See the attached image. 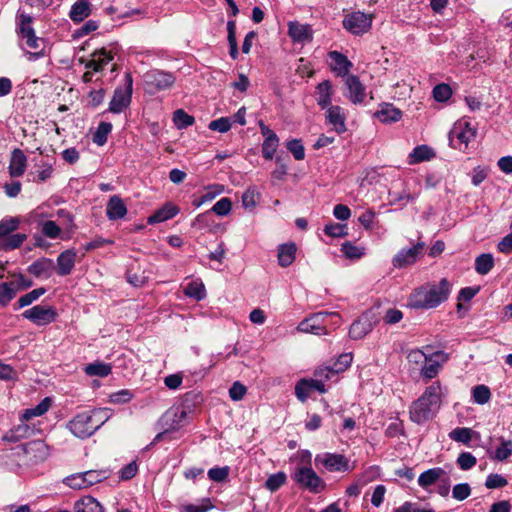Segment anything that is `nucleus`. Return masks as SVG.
<instances>
[{"instance_id": "f8f14e48", "label": "nucleus", "mask_w": 512, "mask_h": 512, "mask_svg": "<svg viewBox=\"0 0 512 512\" xmlns=\"http://www.w3.org/2000/svg\"><path fill=\"white\" fill-rule=\"evenodd\" d=\"M424 246L423 242H418L409 249L400 250L393 258L392 263L394 267L402 268L414 264L423 254Z\"/></svg>"}, {"instance_id": "dca6fc26", "label": "nucleus", "mask_w": 512, "mask_h": 512, "mask_svg": "<svg viewBox=\"0 0 512 512\" xmlns=\"http://www.w3.org/2000/svg\"><path fill=\"white\" fill-rule=\"evenodd\" d=\"M92 59L85 62V68L100 72L114 59V49L101 48L92 53Z\"/></svg>"}, {"instance_id": "6e6d98bb", "label": "nucleus", "mask_w": 512, "mask_h": 512, "mask_svg": "<svg viewBox=\"0 0 512 512\" xmlns=\"http://www.w3.org/2000/svg\"><path fill=\"white\" fill-rule=\"evenodd\" d=\"M63 482L65 485L75 490L88 488L84 479L83 472L69 475L64 479Z\"/></svg>"}, {"instance_id": "72a5a7b5", "label": "nucleus", "mask_w": 512, "mask_h": 512, "mask_svg": "<svg viewBox=\"0 0 512 512\" xmlns=\"http://www.w3.org/2000/svg\"><path fill=\"white\" fill-rule=\"evenodd\" d=\"M75 512H104L103 506L92 496H84L74 504Z\"/></svg>"}, {"instance_id": "7ed1b4c3", "label": "nucleus", "mask_w": 512, "mask_h": 512, "mask_svg": "<svg viewBox=\"0 0 512 512\" xmlns=\"http://www.w3.org/2000/svg\"><path fill=\"white\" fill-rule=\"evenodd\" d=\"M110 415L107 409H98L77 414L68 423L69 430L78 438L90 437L108 419Z\"/></svg>"}, {"instance_id": "4468645a", "label": "nucleus", "mask_w": 512, "mask_h": 512, "mask_svg": "<svg viewBox=\"0 0 512 512\" xmlns=\"http://www.w3.org/2000/svg\"><path fill=\"white\" fill-rule=\"evenodd\" d=\"M344 95L354 104H360L365 99V87L355 75H348L345 79Z\"/></svg>"}, {"instance_id": "5701e85b", "label": "nucleus", "mask_w": 512, "mask_h": 512, "mask_svg": "<svg viewBox=\"0 0 512 512\" xmlns=\"http://www.w3.org/2000/svg\"><path fill=\"white\" fill-rule=\"evenodd\" d=\"M76 257L74 250L68 249L62 252L57 258V273L60 276L69 275L74 268Z\"/></svg>"}, {"instance_id": "1a4fd4ad", "label": "nucleus", "mask_w": 512, "mask_h": 512, "mask_svg": "<svg viewBox=\"0 0 512 512\" xmlns=\"http://www.w3.org/2000/svg\"><path fill=\"white\" fill-rule=\"evenodd\" d=\"M376 323L377 319L372 312L363 313L351 324L349 330L350 338L353 340L362 339L373 330Z\"/></svg>"}, {"instance_id": "a211bd4d", "label": "nucleus", "mask_w": 512, "mask_h": 512, "mask_svg": "<svg viewBox=\"0 0 512 512\" xmlns=\"http://www.w3.org/2000/svg\"><path fill=\"white\" fill-rule=\"evenodd\" d=\"M288 34L293 41L298 43L310 42L313 31L310 25L293 21L288 24Z\"/></svg>"}, {"instance_id": "0e129e2a", "label": "nucleus", "mask_w": 512, "mask_h": 512, "mask_svg": "<svg viewBox=\"0 0 512 512\" xmlns=\"http://www.w3.org/2000/svg\"><path fill=\"white\" fill-rule=\"evenodd\" d=\"M229 471L228 466L211 468L208 471V477L214 482H223L228 478Z\"/></svg>"}, {"instance_id": "423d86ee", "label": "nucleus", "mask_w": 512, "mask_h": 512, "mask_svg": "<svg viewBox=\"0 0 512 512\" xmlns=\"http://www.w3.org/2000/svg\"><path fill=\"white\" fill-rule=\"evenodd\" d=\"M146 90L150 94L170 88L174 82L175 77L172 73L161 70H150L143 76Z\"/></svg>"}, {"instance_id": "f3484780", "label": "nucleus", "mask_w": 512, "mask_h": 512, "mask_svg": "<svg viewBox=\"0 0 512 512\" xmlns=\"http://www.w3.org/2000/svg\"><path fill=\"white\" fill-rule=\"evenodd\" d=\"M185 417H186L185 411H181L180 413L166 412L163 415V417L161 418L160 422L162 423V426H166L167 428L155 436L152 444H155V443H158L159 441H161L163 439L164 435L169 430H176V429L180 428L182 426V421L185 419Z\"/></svg>"}, {"instance_id": "c756f323", "label": "nucleus", "mask_w": 512, "mask_h": 512, "mask_svg": "<svg viewBox=\"0 0 512 512\" xmlns=\"http://www.w3.org/2000/svg\"><path fill=\"white\" fill-rule=\"evenodd\" d=\"M332 85L329 80H324L316 87V101L322 108L326 109L331 105Z\"/></svg>"}, {"instance_id": "69168bd1", "label": "nucleus", "mask_w": 512, "mask_h": 512, "mask_svg": "<svg viewBox=\"0 0 512 512\" xmlns=\"http://www.w3.org/2000/svg\"><path fill=\"white\" fill-rule=\"evenodd\" d=\"M209 129L212 131H218L220 133H225L231 128V120L228 117H221L219 119L213 120L208 125Z\"/></svg>"}, {"instance_id": "49530a36", "label": "nucleus", "mask_w": 512, "mask_h": 512, "mask_svg": "<svg viewBox=\"0 0 512 512\" xmlns=\"http://www.w3.org/2000/svg\"><path fill=\"white\" fill-rule=\"evenodd\" d=\"M26 238L27 236L22 233L8 235L4 237L3 243L1 244V248L6 251L17 249L23 244Z\"/></svg>"}, {"instance_id": "473e14b6", "label": "nucleus", "mask_w": 512, "mask_h": 512, "mask_svg": "<svg viewBox=\"0 0 512 512\" xmlns=\"http://www.w3.org/2000/svg\"><path fill=\"white\" fill-rule=\"evenodd\" d=\"M91 14V4L88 0H77L71 7L69 16L74 22H81Z\"/></svg>"}, {"instance_id": "6ab92c4d", "label": "nucleus", "mask_w": 512, "mask_h": 512, "mask_svg": "<svg viewBox=\"0 0 512 512\" xmlns=\"http://www.w3.org/2000/svg\"><path fill=\"white\" fill-rule=\"evenodd\" d=\"M326 119L328 124L332 125L333 129L338 134H342L346 131V116L343 109L340 106L332 105L327 107Z\"/></svg>"}, {"instance_id": "0eeeda50", "label": "nucleus", "mask_w": 512, "mask_h": 512, "mask_svg": "<svg viewBox=\"0 0 512 512\" xmlns=\"http://www.w3.org/2000/svg\"><path fill=\"white\" fill-rule=\"evenodd\" d=\"M373 14L361 11L347 14L343 20L344 28L354 35H362L368 32L372 26Z\"/></svg>"}, {"instance_id": "58836bf2", "label": "nucleus", "mask_w": 512, "mask_h": 512, "mask_svg": "<svg viewBox=\"0 0 512 512\" xmlns=\"http://www.w3.org/2000/svg\"><path fill=\"white\" fill-rule=\"evenodd\" d=\"M494 266V259L491 254H481L475 260V270L480 275L488 274Z\"/></svg>"}, {"instance_id": "cd10ccee", "label": "nucleus", "mask_w": 512, "mask_h": 512, "mask_svg": "<svg viewBox=\"0 0 512 512\" xmlns=\"http://www.w3.org/2000/svg\"><path fill=\"white\" fill-rule=\"evenodd\" d=\"M26 46L29 49L28 55L29 60H36L45 55V41L44 39L37 37L36 34L24 38Z\"/></svg>"}, {"instance_id": "774afa93", "label": "nucleus", "mask_w": 512, "mask_h": 512, "mask_svg": "<svg viewBox=\"0 0 512 512\" xmlns=\"http://www.w3.org/2000/svg\"><path fill=\"white\" fill-rule=\"evenodd\" d=\"M507 484V479L500 474H489L485 482V486L488 489L502 488L505 487Z\"/></svg>"}, {"instance_id": "864d4df0", "label": "nucleus", "mask_w": 512, "mask_h": 512, "mask_svg": "<svg viewBox=\"0 0 512 512\" xmlns=\"http://www.w3.org/2000/svg\"><path fill=\"white\" fill-rule=\"evenodd\" d=\"M449 437L456 442L469 444L472 440V430L466 427H458L449 433Z\"/></svg>"}, {"instance_id": "f704fd0d", "label": "nucleus", "mask_w": 512, "mask_h": 512, "mask_svg": "<svg viewBox=\"0 0 512 512\" xmlns=\"http://www.w3.org/2000/svg\"><path fill=\"white\" fill-rule=\"evenodd\" d=\"M445 474V471L440 467L428 469L420 474L418 478V484L422 488H427L436 483V481L441 479Z\"/></svg>"}, {"instance_id": "c03bdc74", "label": "nucleus", "mask_w": 512, "mask_h": 512, "mask_svg": "<svg viewBox=\"0 0 512 512\" xmlns=\"http://www.w3.org/2000/svg\"><path fill=\"white\" fill-rule=\"evenodd\" d=\"M85 373L89 376L105 377L111 373V365L95 362L85 367Z\"/></svg>"}, {"instance_id": "6e6552de", "label": "nucleus", "mask_w": 512, "mask_h": 512, "mask_svg": "<svg viewBox=\"0 0 512 512\" xmlns=\"http://www.w3.org/2000/svg\"><path fill=\"white\" fill-rule=\"evenodd\" d=\"M22 316L38 326H44L54 322L58 314L56 309L51 306L36 305L25 310Z\"/></svg>"}, {"instance_id": "e2e57ef3", "label": "nucleus", "mask_w": 512, "mask_h": 512, "mask_svg": "<svg viewBox=\"0 0 512 512\" xmlns=\"http://www.w3.org/2000/svg\"><path fill=\"white\" fill-rule=\"evenodd\" d=\"M231 207V200L227 197H224L217 201L210 211L219 216H225L231 211Z\"/></svg>"}, {"instance_id": "3c124183", "label": "nucleus", "mask_w": 512, "mask_h": 512, "mask_svg": "<svg viewBox=\"0 0 512 512\" xmlns=\"http://www.w3.org/2000/svg\"><path fill=\"white\" fill-rule=\"evenodd\" d=\"M472 397L475 403L486 404L491 397L490 389L486 385H477L472 390Z\"/></svg>"}, {"instance_id": "bb28decb", "label": "nucleus", "mask_w": 512, "mask_h": 512, "mask_svg": "<svg viewBox=\"0 0 512 512\" xmlns=\"http://www.w3.org/2000/svg\"><path fill=\"white\" fill-rule=\"evenodd\" d=\"M296 252H297V246L293 242L284 243V244L279 245L278 246V255H277L278 264L281 267L290 266L295 260Z\"/></svg>"}, {"instance_id": "aec40b11", "label": "nucleus", "mask_w": 512, "mask_h": 512, "mask_svg": "<svg viewBox=\"0 0 512 512\" xmlns=\"http://www.w3.org/2000/svg\"><path fill=\"white\" fill-rule=\"evenodd\" d=\"M23 451L33 462L43 461L48 455V447L42 440L24 444Z\"/></svg>"}, {"instance_id": "052dcab7", "label": "nucleus", "mask_w": 512, "mask_h": 512, "mask_svg": "<svg viewBox=\"0 0 512 512\" xmlns=\"http://www.w3.org/2000/svg\"><path fill=\"white\" fill-rule=\"evenodd\" d=\"M287 149L292 153L296 160H303L305 157L304 146L299 139H292L286 144Z\"/></svg>"}, {"instance_id": "c9c22d12", "label": "nucleus", "mask_w": 512, "mask_h": 512, "mask_svg": "<svg viewBox=\"0 0 512 512\" xmlns=\"http://www.w3.org/2000/svg\"><path fill=\"white\" fill-rule=\"evenodd\" d=\"M434 151L427 145H420L413 149L409 155V163L415 164L430 160L434 157Z\"/></svg>"}, {"instance_id": "603ef678", "label": "nucleus", "mask_w": 512, "mask_h": 512, "mask_svg": "<svg viewBox=\"0 0 512 512\" xmlns=\"http://www.w3.org/2000/svg\"><path fill=\"white\" fill-rule=\"evenodd\" d=\"M44 288H37L32 290L31 292L21 296L17 301V307L15 309H20L22 307L28 306L36 301L40 296L45 293Z\"/></svg>"}, {"instance_id": "4be33fe9", "label": "nucleus", "mask_w": 512, "mask_h": 512, "mask_svg": "<svg viewBox=\"0 0 512 512\" xmlns=\"http://www.w3.org/2000/svg\"><path fill=\"white\" fill-rule=\"evenodd\" d=\"M27 166V157L24 152L16 148L11 153L9 163V174L11 177H20L24 174Z\"/></svg>"}, {"instance_id": "13d9d810", "label": "nucleus", "mask_w": 512, "mask_h": 512, "mask_svg": "<svg viewBox=\"0 0 512 512\" xmlns=\"http://www.w3.org/2000/svg\"><path fill=\"white\" fill-rule=\"evenodd\" d=\"M286 481V475L283 472H278L276 474H272L268 477L265 482V487L271 492H275L282 485H284Z\"/></svg>"}, {"instance_id": "39448f33", "label": "nucleus", "mask_w": 512, "mask_h": 512, "mask_svg": "<svg viewBox=\"0 0 512 512\" xmlns=\"http://www.w3.org/2000/svg\"><path fill=\"white\" fill-rule=\"evenodd\" d=\"M293 479L300 486L313 493H319L325 488V482L311 467H298L294 472Z\"/></svg>"}, {"instance_id": "338daca9", "label": "nucleus", "mask_w": 512, "mask_h": 512, "mask_svg": "<svg viewBox=\"0 0 512 512\" xmlns=\"http://www.w3.org/2000/svg\"><path fill=\"white\" fill-rule=\"evenodd\" d=\"M471 494V488L468 483H460L453 487L452 497L458 501L467 499Z\"/></svg>"}, {"instance_id": "a878e982", "label": "nucleus", "mask_w": 512, "mask_h": 512, "mask_svg": "<svg viewBox=\"0 0 512 512\" xmlns=\"http://www.w3.org/2000/svg\"><path fill=\"white\" fill-rule=\"evenodd\" d=\"M179 213V208L168 202L164 204L160 209H158L153 215L148 217V224H156L160 222H164L175 217Z\"/></svg>"}, {"instance_id": "37998d69", "label": "nucleus", "mask_w": 512, "mask_h": 512, "mask_svg": "<svg viewBox=\"0 0 512 512\" xmlns=\"http://www.w3.org/2000/svg\"><path fill=\"white\" fill-rule=\"evenodd\" d=\"M20 218L5 217L0 221V238H4L18 229Z\"/></svg>"}, {"instance_id": "9b49d317", "label": "nucleus", "mask_w": 512, "mask_h": 512, "mask_svg": "<svg viewBox=\"0 0 512 512\" xmlns=\"http://www.w3.org/2000/svg\"><path fill=\"white\" fill-rule=\"evenodd\" d=\"M126 87L125 89H116L110 102V111L113 113L122 112L131 102L132 96V76L128 73L125 76Z\"/></svg>"}, {"instance_id": "ddd939ff", "label": "nucleus", "mask_w": 512, "mask_h": 512, "mask_svg": "<svg viewBox=\"0 0 512 512\" xmlns=\"http://www.w3.org/2000/svg\"><path fill=\"white\" fill-rule=\"evenodd\" d=\"M352 360L353 356L351 353H343L331 366L320 367L316 370L315 374L316 376L330 379L332 376H335L350 367Z\"/></svg>"}, {"instance_id": "79ce46f5", "label": "nucleus", "mask_w": 512, "mask_h": 512, "mask_svg": "<svg viewBox=\"0 0 512 512\" xmlns=\"http://www.w3.org/2000/svg\"><path fill=\"white\" fill-rule=\"evenodd\" d=\"M229 54L232 59L238 57V45L236 40V23L233 20L227 22Z\"/></svg>"}, {"instance_id": "f03ea898", "label": "nucleus", "mask_w": 512, "mask_h": 512, "mask_svg": "<svg viewBox=\"0 0 512 512\" xmlns=\"http://www.w3.org/2000/svg\"><path fill=\"white\" fill-rule=\"evenodd\" d=\"M442 397L443 391L439 381L427 387L423 394L415 400L410 407L409 414L411 421L422 424L432 419L440 409Z\"/></svg>"}, {"instance_id": "bf43d9fd", "label": "nucleus", "mask_w": 512, "mask_h": 512, "mask_svg": "<svg viewBox=\"0 0 512 512\" xmlns=\"http://www.w3.org/2000/svg\"><path fill=\"white\" fill-rule=\"evenodd\" d=\"M452 95V90L449 85L441 83L434 87L433 97L438 102L447 101Z\"/></svg>"}, {"instance_id": "e433bc0d", "label": "nucleus", "mask_w": 512, "mask_h": 512, "mask_svg": "<svg viewBox=\"0 0 512 512\" xmlns=\"http://www.w3.org/2000/svg\"><path fill=\"white\" fill-rule=\"evenodd\" d=\"M52 400L49 397H45L38 405L33 408L26 409L22 414V420L29 421L33 417L42 416L45 414L50 406Z\"/></svg>"}, {"instance_id": "09e8293b", "label": "nucleus", "mask_w": 512, "mask_h": 512, "mask_svg": "<svg viewBox=\"0 0 512 512\" xmlns=\"http://www.w3.org/2000/svg\"><path fill=\"white\" fill-rule=\"evenodd\" d=\"M112 130L111 123L108 122H101L96 132L93 135V142L97 144L98 146H103L107 142L108 134Z\"/></svg>"}, {"instance_id": "ea45409f", "label": "nucleus", "mask_w": 512, "mask_h": 512, "mask_svg": "<svg viewBox=\"0 0 512 512\" xmlns=\"http://www.w3.org/2000/svg\"><path fill=\"white\" fill-rule=\"evenodd\" d=\"M20 420L21 423L12 429L9 436H7L9 440L18 441L21 438H25L33 434L34 429L27 424L28 421L22 420V417Z\"/></svg>"}, {"instance_id": "5fc2aeb1", "label": "nucleus", "mask_w": 512, "mask_h": 512, "mask_svg": "<svg viewBox=\"0 0 512 512\" xmlns=\"http://www.w3.org/2000/svg\"><path fill=\"white\" fill-rule=\"evenodd\" d=\"M184 294L196 300H201L205 297V287L202 283L190 282L184 290Z\"/></svg>"}, {"instance_id": "412c9836", "label": "nucleus", "mask_w": 512, "mask_h": 512, "mask_svg": "<svg viewBox=\"0 0 512 512\" xmlns=\"http://www.w3.org/2000/svg\"><path fill=\"white\" fill-rule=\"evenodd\" d=\"M429 357H432V361H427L424 363V366L421 369V373L423 377L427 379H432L438 374L440 370L441 365L439 361H447L448 356L443 351H436Z\"/></svg>"}, {"instance_id": "f257e3e1", "label": "nucleus", "mask_w": 512, "mask_h": 512, "mask_svg": "<svg viewBox=\"0 0 512 512\" xmlns=\"http://www.w3.org/2000/svg\"><path fill=\"white\" fill-rule=\"evenodd\" d=\"M452 284L442 278L438 283H426L410 294L408 306L415 309H433L445 302L451 293Z\"/></svg>"}, {"instance_id": "680f3d73", "label": "nucleus", "mask_w": 512, "mask_h": 512, "mask_svg": "<svg viewBox=\"0 0 512 512\" xmlns=\"http://www.w3.org/2000/svg\"><path fill=\"white\" fill-rule=\"evenodd\" d=\"M512 454V442L510 440H501V445L496 449L494 458L498 461H504Z\"/></svg>"}, {"instance_id": "a19ab883", "label": "nucleus", "mask_w": 512, "mask_h": 512, "mask_svg": "<svg viewBox=\"0 0 512 512\" xmlns=\"http://www.w3.org/2000/svg\"><path fill=\"white\" fill-rule=\"evenodd\" d=\"M17 285L13 282L0 284V305L6 306L16 296Z\"/></svg>"}, {"instance_id": "2eb2a0df", "label": "nucleus", "mask_w": 512, "mask_h": 512, "mask_svg": "<svg viewBox=\"0 0 512 512\" xmlns=\"http://www.w3.org/2000/svg\"><path fill=\"white\" fill-rule=\"evenodd\" d=\"M316 462H321L328 471L345 472L350 470L348 459L341 454L325 453L322 457L317 456Z\"/></svg>"}, {"instance_id": "c85d7f7f", "label": "nucleus", "mask_w": 512, "mask_h": 512, "mask_svg": "<svg viewBox=\"0 0 512 512\" xmlns=\"http://www.w3.org/2000/svg\"><path fill=\"white\" fill-rule=\"evenodd\" d=\"M329 57L331 59V68L334 72L339 76H345L348 74L352 63L347 59L346 56L337 51H332L329 53Z\"/></svg>"}, {"instance_id": "393cba45", "label": "nucleus", "mask_w": 512, "mask_h": 512, "mask_svg": "<svg viewBox=\"0 0 512 512\" xmlns=\"http://www.w3.org/2000/svg\"><path fill=\"white\" fill-rule=\"evenodd\" d=\"M33 18L24 13L19 12L16 17V32L18 36L23 40L26 37L33 36L35 30L32 26Z\"/></svg>"}, {"instance_id": "a18cd8bd", "label": "nucleus", "mask_w": 512, "mask_h": 512, "mask_svg": "<svg viewBox=\"0 0 512 512\" xmlns=\"http://www.w3.org/2000/svg\"><path fill=\"white\" fill-rule=\"evenodd\" d=\"M393 512H435V510L429 504L422 506L418 502L406 501Z\"/></svg>"}, {"instance_id": "9d476101", "label": "nucleus", "mask_w": 512, "mask_h": 512, "mask_svg": "<svg viewBox=\"0 0 512 512\" xmlns=\"http://www.w3.org/2000/svg\"><path fill=\"white\" fill-rule=\"evenodd\" d=\"M475 130L469 123H458L449 133V141L452 147L462 149V145L466 148L468 143L474 139Z\"/></svg>"}, {"instance_id": "4c0bfd02", "label": "nucleus", "mask_w": 512, "mask_h": 512, "mask_svg": "<svg viewBox=\"0 0 512 512\" xmlns=\"http://www.w3.org/2000/svg\"><path fill=\"white\" fill-rule=\"evenodd\" d=\"M84 479L87 487H90L94 484H97L105 479L110 477V470L108 469H100V470H88L83 472Z\"/></svg>"}, {"instance_id": "2f4dec72", "label": "nucleus", "mask_w": 512, "mask_h": 512, "mask_svg": "<svg viewBox=\"0 0 512 512\" xmlns=\"http://www.w3.org/2000/svg\"><path fill=\"white\" fill-rule=\"evenodd\" d=\"M53 261L48 258H41L28 267V272L36 277H49L53 269Z\"/></svg>"}, {"instance_id": "7c9ffc66", "label": "nucleus", "mask_w": 512, "mask_h": 512, "mask_svg": "<svg viewBox=\"0 0 512 512\" xmlns=\"http://www.w3.org/2000/svg\"><path fill=\"white\" fill-rule=\"evenodd\" d=\"M375 116L383 123H392L400 120L402 113L392 104L385 103L381 105L380 110L375 113Z\"/></svg>"}, {"instance_id": "8fccbe9b", "label": "nucleus", "mask_w": 512, "mask_h": 512, "mask_svg": "<svg viewBox=\"0 0 512 512\" xmlns=\"http://www.w3.org/2000/svg\"><path fill=\"white\" fill-rule=\"evenodd\" d=\"M173 121L178 129H184L194 123V117L187 114L184 110L178 109L174 112Z\"/></svg>"}, {"instance_id": "de8ad7c7", "label": "nucleus", "mask_w": 512, "mask_h": 512, "mask_svg": "<svg viewBox=\"0 0 512 512\" xmlns=\"http://www.w3.org/2000/svg\"><path fill=\"white\" fill-rule=\"evenodd\" d=\"M341 251L346 258L351 260L360 259L365 254V249L363 247L356 246L349 241L342 244Z\"/></svg>"}, {"instance_id": "4d7b16f0", "label": "nucleus", "mask_w": 512, "mask_h": 512, "mask_svg": "<svg viewBox=\"0 0 512 512\" xmlns=\"http://www.w3.org/2000/svg\"><path fill=\"white\" fill-rule=\"evenodd\" d=\"M279 146V137L265 139L262 144V155L266 160H272Z\"/></svg>"}, {"instance_id": "b1692460", "label": "nucleus", "mask_w": 512, "mask_h": 512, "mask_svg": "<svg viewBox=\"0 0 512 512\" xmlns=\"http://www.w3.org/2000/svg\"><path fill=\"white\" fill-rule=\"evenodd\" d=\"M106 214L108 219L112 221L125 217L127 214V208L119 196L114 195L109 199L106 207Z\"/></svg>"}, {"instance_id": "20e7f679", "label": "nucleus", "mask_w": 512, "mask_h": 512, "mask_svg": "<svg viewBox=\"0 0 512 512\" xmlns=\"http://www.w3.org/2000/svg\"><path fill=\"white\" fill-rule=\"evenodd\" d=\"M328 317L336 318L335 324H338L340 320V316L338 314H328V313H315L310 317L305 318L303 321L299 323L297 326V330L303 333H311L315 335H325L328 333L326 328V320Z\"/></svg>"}]
</instances>
